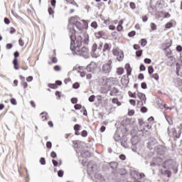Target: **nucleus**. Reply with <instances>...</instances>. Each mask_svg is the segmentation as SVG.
<instances>
[{"label": "nucleus", "instance_id": "obj_61", "mask_svg": "<svg viewBox=\"0 0 182 182\" xmlns=\"http://www.w3.org/2000/svg\"><path fill=\"white\" fill-rule=\"evenodd\" d=\"M54 70H55V72H59V70H60V66L59 65L54 66Z\"/></svg>", "mask_w": 182, "mask_h": 182}, {"label": "nucleus", "instance_id": "obj_62", "mask_svg": "<svg viewBox=\"0 0 182 182\" xmlns=\"http://www.w3.org/2000/svg\"><path fill=\"white\" fill-rule=\"evenodd\" d=\"M12 43H7L6 45V49H12Z\"/></svg>", "mask_w": 182, "mask_h": 182}, {"label": "nucleus", "instance_id": "obj_27", "mask_svg": "<svg viewBox=\"0 0 182 182\" xmlns=\"http://www.w3.org/2000/svg\"><path fill=\"white\" fill-rule=\"evenodd\" d=\"M166 29H170V28H173V23L169 22L167 23L165 26Z\"/></svg>", "mask_w": 182, "mask_h": 182}, {"label": "nucleus", "instance_id": "obj_49", "mask_svg": "<svg viewBox=\"0 0 182 182\" xmlns=\"http://www.w3.org/2000/svg\"><path fill=\"white\" fill-rule=\"evenodd\" d=\"M165 176H166L168 178L171 177V172L170 171H165Z\"/></svg>", "mask_w": 182, "mask_h": 182}, {"label": "nucleus", "instance_id": "obj_60", "mask_svg": "<svg viewBox=\"0 0 182 182\" xmlns=\"http://www.w3.org/2000/svg\"><path fill=\"white\" fill-rule=\"evenodd\" d=\"M10 102H11V105H16V100H15V98H11L10 100Z\"/></svg>", "mask_w": 182, "mask_h": 182}, {"label": "nucleus", "instance_id": "obj_14", "mask_svg": "<svg viewBox=\"0 0 182 182\" xmlns=\"http://www.w3.org/2000/svg\"><path fill=\"white\" fill-rule=\"evenodd\" d=\"M90 151H82L81 152V157H82V159H89V157H90Z\"/></svg>", "mask_w": 182, "mask_h": 182}, {"label": "nucleus", "instance_id": "obj_46", "mask_svg": "<svg viewBox=\"0 0 182 182\" xmlns=\"http://www.w3.org/2000/svg\"><path fill=\"white\" fill-rule=\"evenodd\" d=\"M144 62V63H146L147 65H150V63H151V59H150V58H145Z\"/></svg>", "mask_w": 182, "mask_h": 182}, {"label": "nucleus", "instance_id": "obj_10", "mask_svg": "<svg viewBox=\"0 0 182 182\" xmlns=\"http://www.w3.org/2000/svg\"><path fill=\"white\" fill-rule=\"evenodd\" d=\"M98 53H99L97 52V44L94 43L92 46L91 56L92 58H97Z\"/></svg>", "mask_w": 182, "mask_h": 182}, {"label": "nucleus", "instance_id": "obj_39", "mask_svg": "<svg viewBox=\"0 0 182 182\" xmlns=\"http://www.w3.org/2000/svg\"><path fill=\"white\" fill-rule=\"evenodd\" d=\"M91 27L94 28V29H97V23L96 21H93L92 23H91Z\"/></svg>", "mask_w": 182, "mask_h": 182}, {"label": "nucleus", "instance_id": "obj_15", "mask_svg": "<svg viewBox=\"0 0 182 182\" xmlns=\"http://www.w3.org/2000/svg\"><path fill=\"white\" fill-rule=\"evenodd\" d=\"M139 174H140V173L137 171H135V170L131 171V176L134 178H137V180H139Z\"/></svg>", "mask_w": 182, "mask_h": 182}, {"label": "nucleus", "instance_id": "obj_5", "mask_svg": "<svg viewBox=\"0 0 182 182\" xmlns=\"http://www.w3.org/2000/svg\"><path fill=\"white\" fill-rule=\"evenodd\" d=\"M154 151L159 156H164L166 151V147L162 145H158L154 148Z\"/></svg>", "mask_w": 182, "mask_h": 182}, {"label": "nucleus", "instance_id": "obj_24", "mask_svg": "<svg viewBox=\"0 0 182 182\" xmlns=\"http://www.w3.org/2000/svg\"><path fill=\"white\" fill-rule=\"evenodd\" d=\"M154 68H153V66H149V68H148V73L150 74V75H153V73H154Z\"/></svg>", "mask_w": 182, "mask_h": 182}, {"label": "nucleus", "instance_id": "obj_8", "mask_svg": "<svg viewBox=\"0 0 182 182\" xmlns=\"http://www.w3.org/2000/svg\"><path fill=\"white\" fill-rule=\"evenodd\" d=\"M137 97L140 100V101H137L138 105L139 103H141V106H144V105H146V100H147V98L146 97V95H144L141 92H138L137 93Z\"/></svg>", "mask_w": 182, "mask_h": 182}, {"label": "nucleus", "instance_id": "obj_30", "mask_svg": "<svg viewBox=\"0 0 182 182\" xmlns=\"http://www.w3.org/2000/svg\"><path fill=\"white\" fill-rule=\"evenodd\" d=\"M141 55H143V50H137V51L136 52V56L137 58H140V56H141Z\"/></svg>", "mask_w": 182, "mask_h": 182}, {"label": "nucleus", "instance_id": "obj_56", "mask_svg": "<svg viewBox=\"0 0 182 182\" xmlns=\"http://www.w3.org/2000/svg\"><path fill=\"white\" fill-rule=\"evenodd\" d=\"M4 23H6V25H9V23H11V21H9V18H4Z\"/></svg>", "mask_w": 182, "mask_h": 182}, {"label": "nucleus", "instance_id": "obj_58", "mask_svg": "<svg viewBox=\"0 0 182 182\" xmlns=\"http://www.w3.org/2000/svg\"><path fill=\"white\" fill-rule=\"evenodd\" d=\"M14 59H18V58H19V52L18 51L14 52Z\"/></svg>", "mask_w": 182, "mask_h": 182}, {"label": "nucleus", "instance_id": "obj_64", "mask_svg": "<svg viewBox=\"0 0 182 182\" xmlns=\"http://www.w3.org/2000/svg\"><path fill=\"white\" fill-rule=\"evenodd\" d=\"M176 50H177V52H181L182 46H176Z\"/></svg>", "mask_w": 182, "mask_h": 182}, {"label": "nucleus", "instance_id": "obj_19", "mask_svg": "<svg viewBox=\"0 0 182 182\" xmlns=\"http://www.w3.org/2000/svg\"><path fill=\"white\" fill-rule=\"evenodd\" d=\"M121 83L122 86H127V85H129V78H126V77L122 78Z\"/></svg>", "mask_w": 182, "mask_h": 182}, {"label": "nucleus", "instance_id": "obj_43", "mask_svg": "<svg viewBox=\"0 0 182 182\" xmlns=\"http://www.w3.org/2000/svg\"><path fill=\"white\" fill-rule=\"evenodd\" d=\"M74 130H75V132H79V130H80V125H79V124H75V126H74Z\"/></svg>", "mask_w": 182, "mask_h": 182}, {"label": "nucleus", "instance_id": "obj_31", "mask_svg": "<svg viewBox=\"0 0 182 182\" xmlns=\"http://www.w3.org/2000/svg\"><path fill=\"white\" fill-rule=\"evenodd\" d=\"M73 89H79L80 87V84H79V82H75L73 85Z\"/></svg>", "mask_w": 182, "mask_h": 182}, {"label": "nucleus", "instance_id": "obj_51", "mask_svg": "<svg viewBox=\"0 0 182 182\" xmlns=\"http://www.w3.org/2000/svg\"><path fill=\"white\" fill-rule=\"evenodd\" d=\"M139 70H141V72L146 70V66H144V65H143V64H141V65L139 67Z\"/></svg>", "mask_w": 182, "mask_h": 182}, {"label": "nucleus", "instance_id": "obj_26", "mask_svg": "<svg viewBox=\"0 0 182 182\" xmlns=\"http://www.w3.org/2000/svg\"><path fill=\"white\" fill-rule=\"evenodd\" d=\"M48 11L49 15H53V18H54L55 16L53 15V14H55V11L52 9V7H49Z\"/></svg>", "mask_w": 182, "mask_h": 182}, {"label": "nucleus", "instance_id": "obj_47", "mask_svg": "<svg viewBox=\"0 0 182 182\" xmlns=\"http://www.w3.org/2000/svg\"><path fill=\"white\" fill-rule=\"evenodd\" d=\"M110 167H111V168H116V167H117V163H116V162L111 163Z\"/></svg>", "mask_w": 182, "mask_h": 182}, {"label": "nucleus", "instance_id": "obj_57", "mask_svg": "<svg viewBox=\"0 0 182 182\" xmlns=\"http://www.w3.org/2000/svg\"><path fill=\"white\" fill-rule=\"evenodd\" d=\"M141 113H146V112H147V107H142L141 108Z\"/></svg>", "mask_w": 182, "mask_h": 182}, {"label": "nucleus", "instance_id": "obj_40", "mask_svg": "<svg viewBox=\"0 0 182 182\" xmlns=\"http://www.w3.org/2000/svg\"><path fill=\"white\" fill-rule=\"evenodd\" d=\"M75 110H80L82 109V105L80 104H76L74 106Z\"/></svg>", "mask_w": 182, "mask_h": 182}, {"label": "nucleus", "instance_id": "obj_21", "mask_svg": "<svg viewBox=\"0 0 182 182\" xmlns=\"http://www.w3.org/2000/svg\"><path fill=\"white\" fill-rule=\"evenodd\" d=\"M13 64H14V69L16 70H19V68L18 67V58H14V59Z\"/></svg>", "mask_w": 182, "mask_h": 182}, {"label": "nucleus", "instance_id": "obj_16", "mask_svg": "<svg viewBox=\"0 0 182 182\" xmlns=\"http://www.w3.org/2000/svg\"><path fill=\"white\" fill-rule=\"evenodd\" d=\"M176 73L178 76L182 77V65L176 64Z\"/></svg>", "mask_w": 182, "mask_h": 182}, {"label": "nucleus", "instance_id": "obj_38", "mask_svg": "<svg viewBox=\"0 0 182 182\" xmlns=\"http://www.w3.org/2000/svg\"><path fill=\"white\" fill-rule=\"evenodd\" d=\"M117 73H119V75H123V73H124V69L122 68H118Z\"/></svg>", "mask_w": 182, "mask_h": 182}, {"label": "nucleus", "instance_id": "obj_53", "mask_svg": "<svg viewBox=\"0 0 182 182\" xmlns=\"http://www.w3.org/2000/svg\"><path fill=\"white\" fill-rule=\"evenodd\" d=\"M141 89H147V84L146 82H141Z\"/></svg>", "mask_w": 182, "mask_h": 182}, {"label": "nucleus", "instance_id": "obj_29", "mask_svg": "<svg viewBox=\"0 0 182 182\" xmlns=\"http://www.w3.org/2000/svg\"><path fill=\"white\" fill-rule=\"evenodd\" d=\"M121 144L122 147H124V149H127L129 147V144H127L126 141L121 142Z\"/></svg>", "mask_w": 182, "mask_h": 182}, {"label": "nucleus", "instance_id": "obj_41", "mask_svg": "<svg viewBox=\"0 0 182 182\" xmlns=\"http://www.w3.org/2000/svg\"><path fill=\"white\" fill-rule=\"evenodd\" d=\"M151 29H152V31H156L157 29V26H156L154 23H151Z\"/></svg>", "mask_w": 182, "mask_h": 182}, {"label": "nucleus", "instance_id": "obj_9", "mask_svg": "<svg viewBox=\"0 0 182 182\" xmlns=\"http://www.w3.org/2000/svg\"><path fill=\"white\" fill-rule=\"evenodd\" d=\"M87 173H93V171H96V165H95L92 161L89 162L87 165Z\"/></svg>", "mask_w": 182, "mask_h": 182}, {"label": "nucleus", "instance_id": "obj_7", "mask_svg": "<svg viewBox=\"0 0 182 182\" xmlns=\"http://www.w3.org/2000/svg\"><path fill=\"white\" fill-rule=\"evenodd\" d=\"M163 159L160 157L154 158L152 162H151L150 166L151 167H156V166H161Z\"/></svg>", "mask_w": 182, "mask_h": 182}, {"label": "nucleus", "instance_id": "obj_45", "mask_svg": "<svg viewBox=\"0 0 182 182\" xmlns=\"http://www.w3.org/2000/svg\"><path fill=\"white\" fill-rule=\"evenodd\" d=\"M71 103H73V105H76V103H77V98L76 97L71 98Z\"/></svg>", "mask_w": 182, "mask_h": 182}, {"label": "nucleus", "instance_id": "obj_59", "mask_svg": "<svg viewBox=\"0 0 182 182\" xmlns=\"http://www.w3.org/2000/svg\"><path fill=\"white\" fill-rule=\"evenodd\" d=\"M138 79H139V80H143V79H144V75L143 73H140L138 76Z\"/></svg>", "mask_w": 182, "mask_h": 182}, {"label": "nucleus", "instance_id": "obj_35", "mask_svg": "<svg viewBox=\"0 0 182 182\" xmlns=\"http://www.w3.org/2000/svg\"><path fill=\"white\" fill-rule=\"evenodd\" d=\"M151 77H153L155 80H159V75L157 73L151 75Z\"/></svg>", "mask_w": 182, "mask_h": 182}, {"label": "nucleus", "instance_id": "obj_54", "mask_svg": "<svg viewBox=\"0 0 182 182\" xmlns=\"http://www.w3.org/2000/svg\"><path fill=\"white\" fill-rule=\"evenodd\" d=\"M58 177H63V170L58 171Z\"/></svg>", "mask_w": 182, "mask_h": 182}, {"label": "nucleus", "instance_id": "obj_4", "mask_svg": "<svg viewBox=\"0 0 182 182\" xmlns=\"http://www.w3.org/2000/svg\"><path fill=\"white\" fill-rule=\"evenodd\" d=\"M112 53L114 56H117V60L119 62H122V60H123V59L124 58V53L122 50L114 49L112 50Z\"/></svg>", "mask_w": 182, "mask_h": 182}, {"label": "nucleus", "instance_id": "obj_22", "mask_svg": "<svg viewBox=\"0 0 182 182\" xmlns=\"http://www.w3.org/2000/svg\"><path fill=\"white\" fill-rule=\"evenodd\" d=\"M168 66H173V57L170 56L167 58Z\"/></svg>", "mask_w": 182, "mask_h": 182}, {"label": "nucleus", "instance_id": "obj_34", "mask_svg": "<svg viewBox=\"0 0 182 182\" xmlns=\"http://www.w3.org/2000/svg\"><path fill=\"white\" fill-rule=\"evenodd\" d=\"M128 95L129 96V97H133L134 99H136V92H132L130 91H129Z\"/></svg>", "mask_w": 182, "mask_h": 182}, {"label": "nucleus", "instance_id": "obj_11", "mask_svg": "<svg viewBox=\"0 0 182 182\" xmlns=\"http://www.w3.org/2000/svg\"><path fill=\"white\" fill-rule=\"evenodd\" d=\"M77 22V16H72L68 21V28L70 26H75V23Z\"/></svg>", "mask_w": 182, "mask_h": 182}, {"label": "nucleus", "instance_id": "obj_44", "mask_svg": "<svg viewBox=\"0 0 182 182\" xmlns=\"http://www.w3.org/2000/svg\"><path fill=\"white\" fill-rule=\"evenodd\" d=\"M114 139L115 141H119L120 140V136H119L117 134H115L114 135Z\"/></svg>", "mask_w": 182, "mask_h": 182}, {"label": "nucleus", "instance_id": "obj_2", "mask_svg": "<svg viewBox=\"0 0 182 182\" xmlns=\"http://www.w3.org/2000/svg\"><path fill=\"white\" fill-rule=\"evenodd\" d=\"M74 52L75 55H78L79 56H82V58H85V59H87L89 58V50L86 47L80 48H75L74 49Z\"/></svg>", "mask_w": 182, "mask_h": 182}, {"label": "nucleus", "instance_id": "obj_33", "mask_svg": "<svg viewBox=\"0 0 182 182\" xmlns=\"http://www.w3.org/2000/svg\"><path fill=\"white\" fill-rule=\"evenodd\" d=\"M141 46H146V45H147V40L142 38L141 41Z\"/></svg>", "mask_w": 182, "mask_h": 182}, {"label": "nucleus", "instance_id": "obj_48", "mask_svg": "<svg viewBox=\"0 0 182 182\" xmlns=\"http://www.w3.org/2000/svg\"><path fill=\"white\" fill-rule=\"evenodd\" d=\"M57 156H58V155L56 154V152H55V151L51 152L50 157H52V159H56Z\"/></svg>", "mask_w": 182, "mask_h": 182}, {"label": "nucleus", "instance_id": "obj_55", "mask_svg": "<svg viewBox=\"0 0 182 182\" xmlns=\"http://www.w3.org/2000/svg\"><path fill=\"white\" fill-rule=\"evenodd\" d=\"M46 147H47V149H52V142L48 141L46 143Z\"/></svg>", "mask_w": 182, "mask_h": 182}, {"label": "nucleus", "instance_id": "obj_50", "mask_svg": "<svg viewBox=\"0 0 182 182\" xmlns=\"http://www.w3.org/2000/svg\"><path fill=\"white\" fill-rule=\"evenodd\" d=\"M129 6H130L131 9H134L136 8V4L134 2H131L129 4Z\"/></svg>", "mask_w": 182, "mask_h": 182}, {"label": "nucleus", "instance_id": "obj_6", "mask_svg": "<svg viewBox=\"0 0 182 182\" xmlns=\"http://www.w3.org/2000/svg\"><path fill=\"white\" fill-rule=\"evenodd\" d=\"M157 139L156 138L151 136L148 139V143H147V147L149 149V150H153V146H156L157 144Z\"/></svg>", "mask_w": 182, "mask_h": 182}, {"label": "nucleus", "instance_id": "obj_63", "mask_svg": "<svg viewBox=\"0 0 182 182\" xmlns=\"http://www.w3.org/2000/svg\"><path fill=\"white\" fill-rule=\"evenodd\" d=\"M52 63H58V58H56L55 56H53Z\"/></svg>", "mask_w": 182, "mask_h": 182}, {"label": "nucleus", "instance_id": "obj_37", "mask_svg": "<svg viewBox=\"0 0 182 182\" xmlns=\"http://www.w3.org/2000/svg\"><path fill=\"white\" fill-rule=\"evenodd\" d=\"M86 70L87 72H93V67H92V65H89L87 66Z\"/></svg>", "mask_w": 182, "mask_h": 182}, {"label": "nucleus", "instance_id": "obj_52", "mask_svg": "<svg viewBox=\"0 0 182 182\" xmlns=\"http://www.w3.org/2000/svg\"><path fill=\"white\" fill-rule=\"evenodd\" d=\"M81 136H82V137H86L87 136V131L83 130L81 133Z\"/></svg>", "mask_w": 182, "mask_h": 182}, {"label": "nucleus", "instance_id": "obj_18", "mask_svg": "<svg viewBox=\"0 0 182 182\" xmlns=\"http://www.w3.org/2000/svg\"><path fill=\"white\" fill-rule=\"evenodd\" d=\"M74 26H75L78 31H82L83 29V26L80 21H76L74 24Z\"/></svg>", "mask_w": 182, "mask_h": 182}, {"label": "nucleus", "instance_id": "obj_25", "mask_svg": "<svg viewBox=\"0 0 182 182\" xmlns=\"http://www.w3.org/2000/svg\"><path fill=\"white\" fill-rule=\"evenodd\" d=\"M97 38H102V36H103V35H105V33L103 31H99L97 33H95Z\"/></svg>", "mask_w": 182, "mask_h": 182}, {"label": "nucleus", "instance_id": "obj_1", "mask_svg": "<svg viewBox=\"0 0 182 182\" xmlns=\"http://www.w3.org/2000/svg\"><path fill=\"white\" fill-rule=\"evenodd\" d=\"M70 32L71 35L70 36V50L72 51L75 50V48H80L82 46V36H79L77 38H76V31L75 30V27H72L70 28Z\"/></svg>", "mask_w": 182, "mask_h": 182}, {"label": "nucleus", "instance_id": "obj_17", "mask_svg": "<svg viewBox=\"0 0 182 182\" xmlns=\"http://www.w3.org/2000/svg\"><path fill=\"white\" fill-rule=\"evenodd\" d=\"M119 93V89L116 87H113L112 90L110 91V96H117V95Z\"/></svg>", "mask_w": 182, "mask_h": 182}, {"label": "nucleus", "instance_id": "obj_12", "mask_svg": "<svg viewBox=\"0 0 182 182\" xmlns=\"http://www.w3.org/2000/svg\"><path fill=\"white\" fill-rule=\"evenodd\" d=\"M171 166H173V160L168 159L163 164L162 167L164 168H170Z\"/></svg>", "mask_w": 182, "mask_h": 182}, {"label": "nucleus", "instance_id": "obj_3", "mask_svg": "<svg viewBox=\"0 0 182 182\" xmlns=\"http://www.w3.org/2000/svg\"><path fill=\"white\" fill-rule=\"evenodd\" d=\"M112 63V60H109L107 63L102 65L101 71L103 75H110L112 69H113Z\"/></svg>", "mask_w": 182, "mask_h": 182}, {"label": "nucleus", "instance_id": "obj_20", "mask_svg": "<svg viewBox=\"0 0 182 182\" xmlns=\"http://www.w3.org/2000/svg\"><path fill=\"white\" fill-rule=\"evenodd\" d=\"M125 69L127 72V75L128 76H130V75H132V68H130V64H126L125 65Z\"/></svg>", "mask_w": 182, "mask_h": 182}, {"label": "nucleus", "instance_id": "obj_36", "mask_svg": "<svg viewBox=\"0 0 182 182\" xmlns=\"http://www.w3.org/2000/svg\"><path fill=\"white\" fill-rule=\"evenodd\" d=\"M40 163L42 166H45V164H46V160H45V158H41Z\"/></svg>", "mask_w": 182, "mask_h": 182}, {"label": "nucleus", "instance_id": "obj_23", "mask_svg": "<svg viewBox=\"0 0 182 182\" xmlns=\"http://www.w3.org/2000/svg\"><path fill=\"white\" fill-rule=\"evenodd\" d=\"M47 113L42 112L41 113L40 116H41V120L45 121L48 119V117H46Z\"/></svg>", "mask_w": 182, "mask_h": 182}, {"label": "nucleus", "instance_id": "obj_32", "mask_svg": "<svg viewBox=\"0 0 182 182\" xmlns=\"http://www.w3.org/2000/svg\"><path fill=\"white\" fill-rule=\"evenodd\" d=\"M143 178H146V174L143 173H139V176L138 180H143Z\"/></svg>", "mask_w": 182, "mask_h": 182}, {"label": "nucleus", "instance_id": "obj_13", "mask_svg": "<svg viewBox=\"0 0 182 182\" xmlns=\"http://www.w3.org/2000/svg\"><path fill=\"white\" fill-rule=\"evenodd\" d=\"M109 51H110V46H109V43H105L103 50H102L104 56H106V53H109Z\"/></svg>", "mask_w": 182, "mask_h": 182}, {"label": "nucleus", "instance_id": "obj_28", "mask_svg": "<svg viewBox=\"0 0 182 182\" xmlns=\"http://www.w3.org/2000/svg\"><path fill=\"white\" fill-rule=\"evenodd\" d=\"M96 98V97L95 95H91L89 98H88V101L90 103H93V102H95V99Z\"/></svg>", "mask_w": 182, "mask_h": 182}, {"label": "nucleus", "instance_id": "obj_42", "mask_svg": "<svg viewBox=\"0 0 182 182\" xmlns=\"http://www.w3.org/2000/svg\"><path fill=\"white\" fill-rule=\"evenodd\" d=\"M135 35H136V31H132L128 33V36H129V38H133V36H134Z\"/></svg>", "mask_w": 182, "mask_h": 182}]
</instances>
